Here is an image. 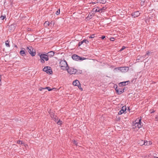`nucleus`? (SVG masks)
I'll return each mask as SVG.
<instances>
[{"label": "nucleus", "mask_w": 158, "mask_h": 158, "mask_svg": "<svg viewBox=\"0 0 158 158\" xmlns=\"http://www.w3.org/2000/svg\"><path fill=\"white\" fill-rule=\"evenodd\" d=\"M141 121V118H137L133 123L132 128L134 129H136L137 130H138L140 128L142 127V125Z\"/></svg>", "instance_id": "1"}, {"label": "nucleus", "mask_w": 158, "mask_h": 158, "mask_svg": "<svg viewBox=\"0 0 158 158\" xmlns=\"http://www.w3.org/2000/svg\"><path fill=\"white\" fill-rule=\"evenodd\" d=\"M59 66L61 69L63 70H66L69 67L66 61L64 60H60L59 62Z\"/></svg>", "instance_id": "2"}, {"label": "nucleus", "mask_w": 158, "mask_h": 158, "mask_svg": "<svg viewBox=\"0 0 158 158\" xmlns=\"http://www.w3.org/2000/svg\"><path fill=\"white\" fill-rule=\"evenodd\" d=\"M39 55L40 58V62L41 63H44V60L46 61H48V60L49 59L48 56H47V55L44 54H39Z\"/></svg>", "instance_id": "3"}, {"label": "nucleus", "mask_w": 158, "mask_h": 158, "mask_svg": "<svg viewBox=\"0 0 158 158\" xmlns=\"http://www.w3.org/2000/svg\"><path fill=\"white\" fill-rule=\"evenodd\" d=\"M50 114L51 117L55 121V122L57 123L59 125H61L62 124V121H60V120H58L57 118L53 113L50 112Z\"/></svg>", "instance_id": "4"}, {"label": "nucleus", "mask_w": 158, "mask_h": 158, "mask_svg": "<svg viewBox=\"0 0 158 158\" xmlns=\"http://www.w3.org/2000/svg\"><path fill=\"white\" fill-rule=\"evenodd\" d=\"M27 50L29 53L32 56H34L35 55V50L31 46H28L27 47Z\"/></svg>", "instance_id": "5"}, {"label": "nucleus", "mask_w": 158, "mask_h": 158, "mask_svg": "<svg viewBox=\"0 0 158 158\" xmlns=\"http://www.w3.org/2000/svg\"><path fill=\"white\" fill-rule=\"evenodd\" d=\"M66 70L70 74H75L77 71L76 69L72 67L69 68V67H68V69Z\"/></svg>", "instance_id": "6"}, {"label": "nucleus", "mask_w": 158, "mask_h": 158, "mask_svg": "<svg viewBox=\"0 0 158 158\" xmlns=\"http://www.w3.org/2000/svg\"><path fill=\"white\" fill-rule=\"evenodd\" d=\"M72 58L73 60L76 61H78L79 60H83L86 59V58H82L76 54L73 55L72 56Z\"/></svg>", "instance_id": "7"}, {"label": "nucleus", "mask_w": 158, "mask_h": 158, "mask_svg": "<svg viewBox=\"0 0 158 158\" xmlns=\"http://www.w3.org/2000/svg\"><path fill=\"white\" fill-rule=\"evenodd\" d=\"M43 71L46 72L47 73L51 74L52 72L51 67L49 66H46L43 69Z\"/></svg>", "instance_id": "8"}, {"label": "nucleus", "mask_w": 158, "mask_h": 158, "mask_svg": "<svg viewBox=\"0 0 158 158\" xmlns=\"http://www.w3.org/2000/svg\"><path fill=\"white\" fill-rule=\"evenodd\" d=\"M115 69H118V70H120V71L122 72H125L128 71L129 70V68L128 67H120L115 68Z\"/></svg>", "instance_id": "9"}, {"label": "nucleus", "mask_w": 158, "mask_h": 158, "mask_svg": "<svg viewBox=\"0 0 158 158\" xmlns=\"http://www.w3.org/2000/svg\"><path fill=\"white\" fill-rule=\"evenodd\" d=\"M73 84L74 86H77L79 88L81 89V91L83 90V89L81 87V85L79 81L78 80H75L73 82Z\"/></svg>", "instance_id": "10"}, {"label": "nucleus", "mask_w": 158, "mask_h": 158, "mask_svg": "<svg viewBox=\"0 0 158 158\" xmlns=\"http://www.w3.org/2000/svg\"><path fill=\"white\" fill-rule=\"evenodd\" d=\"M140 15V13L139 11H136L132 13L131 15L133 18H136L139 16Z\"/></svg>", "instance_id": "11"}, {"label": "nucleus", "mask_w": 158, "mask_h": 158, "mask_svg": "<svg viewBox=\"0 0 158 158\" xmlns=\"http://www.w3.org/2000/svg\"><path fill=\"white\" fill-rule=\"evenodd\" d=\"M89 42L87 40H86V39H84L82 41L79 43L78 45L79 46H80V45H81V44H82L84 43L86 44H87Z\"/></svg>", "instance_id": "12"}, {"label": "nucleus", "mask_w": 158, "mask_h": 158, "mask_svg": "<svg viewBox=\"0 0 158 158\" xmlns=\"http://www.w3.org/2000/svg\"><path fill=\"white\" fill-rule=\"evenodd\" d=\"M116 92L118 94H121L123 92V90H122V89H117V88L116 89Z\"/></svg>", "instance_id": "13"}, {"label": "nucleus", "mask_w": 158, "mask_h": 158, "mask_svg": "<svg viewBox=\"0 0 158 158\" xmlns=\"http://www.w3.org/2000/svg\"><path fill=\"white\" fill-rule=\"evenodd\" d=\"M48 57H51L54 55V53L52 51L50 52L47 53Z\"/></svg>", "instance_id": "14"}, {"label": "nucleus", "mask_w": 158, "mask_h": 158, "mask_svg": "<svg viewBox=\"0 0 158 158\" xmlns=\"http://www.w3.org/2000/svg\"><path fill=\"white\" fill-rule=\"evenodd\" d=\"M138 143L140 145L142 146L144 145V141L142 140H139L138 142Z\"/></svg>", "instance_id": "15"}, {"label": "nucleus", "mask_w": 158, "mask_h": 158, "mask_svg": "<svg viewBox=\"0 0 158 158\" xmlns=\"http://www.w3.org/2000/svg\"><path fill=\"white\" fill-rule=\"evenodd\" d=\"M152 144V143L150 141H144V145H151Z\"/></svg>", "instance_id": "16"}, {"label": "nucleus", "mask_w": 158, "mask_h": 158, "mask_svg": "<svg viewBox=\"0 0 158 158\" xmlns=\"http://www.w3.org/2000/svg\"><path fill=\"white\" fill-rule=\"evenodd\" d=\"M20 54L23 56H24L26 55L25 52L24 50H22L20 51Z\"/></svg>", "instance_id": "17"}, {"label": "nucleus", "mask_w": 158, "mask_h": 158, "mask_svg": "<svg viewBox=\"0 0 158 158\" xmlns=\"http://www.w3.org/2000/svg\"><path fill=\"white\" fill-rule=\"evenodd\" d=\"M44 89H47L48 91H51L54 89H56V88H54L52 89H50V87H46L45 88H44Z\"/></svg>", "instance_id": "18"}, {"label": "nucleus", "mask_w": 158, "mask_h": 158, "mask_svg": "<svg viewBox=\"0 0 158 158\" xmlns=\"http://www.w3.org/2000/svg\"><path fill=\"white\" fill-rule=\"evenodd\" d=\"M107 7L106 6L103 7L101 9H100V13L104 12L105 10L106 9Z\"/></svg>", "instance_id": "19"}, {"label": "nucleus", "mask_w": 158, "mask_h": 158, "mask_svg": "<svg viewBox=\"0 0 158 158\" xmlns=\"http://www.w3.org/2000/svg\"><path fill=\"white\" fill-rule=\"evenodd\" d=\"M94 11L95 12H99L100 13V9L98 7H96L95 8H94Z\"/></svg>", "instance_id": "20"}, {"label": "nucleus", "mask_w": 158, "mask_h": 158, "mask_svg": "<svg viewBox=\"0 0 158 158\" xmlns=\"http://www.w3.org/2000/svg\"><path fill=\"white\" fill-rule=\"evenodd\" d=\"M6 18V16L5 15H4V16H3V15H2L0 17V20H2L1 21L2 22H3V20L5 19V18Z\"/></svg>", "instance_id": "21"}, {"label": "nucleus", "mask_w": 158, "mask_h": 158, "mask_svg": "<svg viewBox=\"0 0 158 158\" xmlns=\"http://www.w3.org/2000/svg\"><path fill=\"white\" fill-rule=\"evenodd\" d=\"M98 1L99 2L102 4H104L106 2V0H98Z\"/></svg>", "instance_id": "22"}, {"label": "nucleus", "mask_w": 158, "mask_h": 158, "mask_svg": "<svg viewBox=\"0 0 158 158\" xmlns=\"http://www.w3.org/2000/svg\"><path fill=\"white\" fill-rule=\"evenodd\" d=\"M49 25V22L48 21H46L44 24V25L45 27H48V26Z\"/></svg>", "instance_id": "23"}, {"label": "nucleus", "mask_w": 158, "mask_h": 158, "mask_svg": "<svg viewBox=\"0 0 158 158\" xmlns=\"http://www.w3.org/2000/svg\"><path fill=\"white\" fill-rule=\"evenodd\" d=\"M5 45L6 47H10V45L9 44V42L8 41V40H7L6 41Z\"/></svg>", "instance_id": "24"}, {"label": "nucleus", "mask_w": 158, "mask_h": 158, "mask_svg": "<svg viewBox=\"0 0 158 158\" xmlns=\"http://www.w3.org/2000/svg\"><path fill=\"white\" fill-rule=\"evenodd\" d=\"M128 82V81H124V82H123L121 83H120V84H119V85H121V84L122 85H123V86H124L125 85H126V83H127Z\"/></svg>", "instance_id": "25"}, {"label": "nucleus", "mask_w": 158, "mask_h": 158, "mask_svg": "<svg viewBox=\"0 0 158 158\" xmlns=\"http://www.w3.org/2000/svg\"><path fill=\"white\" fill-rule=\"evenodd\" d=\"M17 143L18 144H24V143L23 142V141L21 140H18L17 141Z\"/></svg>", "instance_id": "26"}, {"label": "nucleus", "mask_w": 158, "mask_h": 158, "mask_svg": "<svg viewBox=\"0 0 158 158\" xmlns=\"http://www.w3.org/2000/svg\"><path fill=\"white\" fill-rule=\"evenodd\" d=\"M15 24H11L10 26V28H12V30H13L15 29Z\"/></svg>", "instance_id": "27"}, {"label": "nucleus", "mask_w": 158, "mask_h": 158, "mask_svg": "<svg viewBox=\"0 0 158 158\" xmlns=\"http://www.w3.org/2000/svg\"><path fill=\"white\" fill-rule=\"evenodd\" d=\"M122 110H123V111H124V112L126 111V107L125 106H123L122 109Z\"/></svg>", "instance_id": "28"}, {"label": "nucleus", "mask_w": 158, "mask_h": 158, "mask_svg": "<svg viewBox=\"0 0 158 158\" xmlns=\"http://www.w3.org/2000/svg\"><path fill=\"white\" fill-rule=\"evenodd\" d=\"M124 113L125 112L124 111H123V110H121L119 112L118 114L119 115H121Z\"/></svg>", "instance_id": "29"}, {"label": "nucleus", "mask_w": 158, "mask_h": 158, "mask_svg": "<svg viewBox=\"0 0 158 158\" xmlns=\"http://www.w3.org/2000/svg\"><path fill=\"white\" fill-rule=\"evenodd\" d=\"M60 9H59L58 10H57V11H56V14L57 15H58L60 14Z\"/></svg>", "instance_id": "30"}, {"label": "nucleus", "mask_w": 158, "mask_h": 158, "mask_svg": "<svg viewBox=\"0 0 158 158\" xmlns=\"http://www.w3.org/2000/svg\"><path fill=\"white\" fill-rule=\"evenodd\" d=\"M125 48H126L124 46H123L122 47V48H121V49H120L119 51H123V50Z\"/></svg>", "instance_id": "31"}, {"label": "nucleus", "mask_w": 158, "mask_h": 158, "mask_svg": "<svg viewBox=\"0 0 158 158\" xmlns=\"http://www.w3.org/2000/svg\"><path fill=\"white\" fill-rule=\"evenodd\" d=\"M94 35L93 34V35H91L90 36L89 38L90 39H91V38H94Z\"/></svg>", "instance_id": "32"}, {"label": "nucleus", "mask_w": 158, "mask_h": 158, "mask_svg": "<svg viewBox=\"0 0 158 158\" xmlns=\"http://www.w3.org/2000/svg\"><path fill=\"white\" fill-rule=\"evenodd\" d=\"M155 120L158 121V115H156L155 117Z\"/></svg>", "instance_id": "33"}, {"label": "nucleus", "mask_w": 158, "mask_h": 158, "mask_svg": "<svg viewBox=\"0 0 158 158\" xmlns=\"http://www.w3.org/2000/svg\"><path fill=\"white\" fill-rule=\"evenodd\" d=\"M73 142L74 144H75L76 145H77V141L76 140H73Z\"/></svg>", "instance_id": "34"}, {"label": "nucleus", "mask_w": 158, "mask_h": 158, "mask_svg": "<svg viewBox=\"0 0 158 158\" xmlns=\"http://www.w3.org/2000/svg\"><path fill=\"white\" fill-rule=\"evenodd\" d=\"M151 53V52H150V51H147V52H146V55H149V54H150Z\"/></svg>", "instance_id": "35"}, {"label": "nucleus", "mask_w": 158, "mask_h": 158, "mask_svg": "<svg viewBox=\"0 0 158 158\" xmlns=\"http://www.w3.org/2000/svg\"><path fill=\"white\" fill-rule=\"evenodd\" d=\"M1 80H2L1 75H0V86H1L2 85Z\"/></svg>", "instance_id": "36"}, {"label": "nucleus", "mask_w": 158, "mask_h": 158, "mask_svg": "<svg viewBox=\"0 0 158 158\" xmlns=\"http://www.w3.org/2000/svg\"><path fill=\"white\" fill-rule=\"evenodd\" d=\"M43 89H44V88L40 87V88L39 89V90L40 91H42Z\"/></svg>", "instance_id": "37"}, {"label": "nucleus", "mask_w": 158, "mask_h": 158, "mask_svg": "<svg viewBox=\"0 0 158 158\" xmlns=\"http://www.w3.org/2000/svg\"><path fill=\"white\" fill-rule=\"evenodd\" d=\"M150 113H153L155 111L153 110H150Z\"/></svg>", "instance_id": "38"}, {"label": "nucleus", "mask_w": 158, "mask_h": 158, "mask_svg": "<svg viewBox=\"0 0 158 158\" xmlns=\"http://www.w3.org/2000/svg\"><path fill=\"white\" fill-rule=\"evenodd\" d=\"M23 145L25 147H27L28 146V145L27 144H24H24H23Z\"/></svg>", "instance_id": "39"}, {"label": "nucleus", "mask_w": 158, "mask_h": 158, "mask_svg": "<svg viewBox=\"0 0 158 158\" xmlns=\"http://www.w3.org/2000/svg\"><path fill=\"white\" fill-rule=\"evenodd\" d=\"M105 38V36H102L101 38L102 39H104Z\"/></svg>", "instance_id": "40"}, {"label": "nucleus", "mask_w": 158, "mask_h": 158, "mask_svg": "<svg viewBox=\"0 0 158 158\" xmlns=\"http://www.w3.org/2000/svg\"><path fill=\"white\" fill-rule=\"evenodd\" d=\"M114 38H111V40H111V41H114Z\"/></svg>", "instance_id": "41"}, {"label": "nucleus", "mask_w": 158, "mask_h": 158, "mask_svg": "<svg viewBox=\"0 0 158 158\" xmlns=\"http://www.w3.org/2000/svg\"><path fill=\"white\" fill-rule=\"evenodd\" d=\"M91 15H90V16H89V15L88 17H87V18H91Z\"/></svg>", "instance_id": "42"}, {"label": "nucleus", "mask_w": 158, "mask_h": 158, "mask_svg": "<svg viewBox=\"0 0 158 158\" xmlns=\"http://www.w3.org/2000/svg\"><path fill=\"white\" fill-rule=\"evenodd\" d=\"M144 2V1H143V2L141 1V4H143Z\"/></svg>", "instance_id": "43"}, {"label": "nucleus", "mask_w": 158, "mask_h": 158, "mask_svg": "<svg viewBox=\"0 0 158 158\" xmlns=\"http://www.w3.org/2000/svg\"><path fill=\"white\" fill-rule=\"evenodd\" d=\"M81 72L80 73H82V71H81Z\"/></svg>", "instance_id": "44"}, {"label": "nucleus", "mask_w": 158, "mask_h": 158, "mask_svg": "<svg viewBox=\"0 0 158 158\" xmlns=\"http://www.w3.org/2000/svg\"><path fill=\"white\" fill-rule=\"evenodd\" d=\"M154 158H158V157H154Z\"/></svg>", "instance_id": "45"}, {"label": "nucleus", "mask_w": 158, "mask_h": 158, "mask_svg": "<svg viewBox=\"0 0 158 158\" xmlns=\"http://www.w3.org/2000/svg\"><path fill=\"white\" fill-rule=\"evenodd\" d=\"M52 22H51V24H52Z\"/></svg>", "instance_id": "46"}]
</instances>
